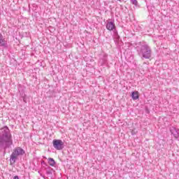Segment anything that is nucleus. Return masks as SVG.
Returning a JSON list of instances; mask_svg holds the SVG:
<instances>
[{"label":"nucleus","mask_w":179,"mask_h":179,"mask_svg":"<svg viewBox=\"0 0 179 179\" xmlns=\"http://www.w3.org/2000/svg\"><path fill=\"white\" fill-rule=\"evenodd\" d=\"M48 164H50V166H52V167H54V166H55V160H54V159L52 158H49Z\"/></svg>","instance_id":"1a4fd4ad"},{"label":"nucleus","mask_w":179,"mask_h":179,"mask_svg":"<svg viewBox=\"0 0 179 179\" xmlns=\"http://www.w3.org/2000/svg\"><path fill=\"white\" fill-rule=\"evenodd\" d=\"M170 131L172 135H173L174 138H179V129L172 127L170 129Z\"/></svg>","instance_id":"39448f33"},{"label":"nucleus","mask_w":179,"mask_h":179,"mask_svg":"<svg viewBox=\"0 0 179 179\" xmlns=\"http://www.w3.org/2000/svg\"><path fill=\"white\" fill-rule=\"evenodd\" d=\"M24 101H26V99H24Z\"/></svg>","instance_id":"4468645a"},{"label":"nucleus","mask_w":179,"mask_h":179,"mask_svg":"<svg viewBox=\"0 0 179 179\" xmlns=\"http://www.w3.org/2000/svg\"><path fill=\"white\" fill-rule=\"evenodd\" d=\"M131 97L133 100H138L139 99V94L138 92H131Z\"/></svg>","instance_id":"0eeeda50"},{"label":"nucleus","mask_w":179,"mask_h":179,"mask_svg":"<svg viewBox=\"0 0 179 179\" xmlns=\"http://www.w3.org/2000/svg\"><path fill=\"white\" fill-rule=\"evenodd\" d=\"M12 145H13V140H12V134L9 128L4 127L0 129V150L6 153V149H10Z\"/></svg>","instance_id":"f257e3e1"},{"label":"nucleus","mask_w":179,"mask_h":179,"mask_svg":"<svg viewBox=\"0 0 179 179\" xmlns=\"http://www.w3.org/2000/svg\"><path fill=\"white\" fill-rule=\"evenodd\" d=\"M52 173H54V169L49 168L47 171H46V174L47 176H48V177H51L52 176Z\"/></svg>","instance_id":"6e6552de"},{"label":"nucleus","mask_w":179,"mask_h":179,"mask_svg":"<svg viewBox=\"0 0 179 179\" xmlns=\"http://www.w3.org/2000/svg\"><path fill=\"white\" fill-rule=\"evenodd\" d=\"M106 29L111 31L112 30H114L115 29V24L113 22H109L106 24Z\"/></svg>","instance_id":"423d86ee"},{"label":"nucleus","mask_w":179,"mask_h":179,"mask_svg":"<svg viewBox=\"0 0 179 179\" xmlns=\"http://www.w3.org/2000/svg\"><path fill=\"white\" fill-rule=\"evenodd\" d=\"M6 45V42L5 39L0 38V47H5Z\"/></svg>","instance_id":"9d476101"},{"label":"nucleus","mask_w":179,"mask_h":179,"mask_svg":"<svg viewBox=\"0 0 179 179\" xmlns=\"http://www.w3.org/2000/svg\"><path fill=\"white\" fill-rule=\"evenodd\" d=\"M13 179H19V176H14Z\"/></svg>","instance_id":"f8f14e48"},{"label":"nucleus","mask_w":179,"mask_h":179,"mask_svg":"<svg viewBox=\"0 0 179 179\" xmlns=\"http://www.w3.org/2000/svg\"><path fill=\"white\" fill-rule=\"evenodd\" d=\"M42 177H43V178H44V176H42Z\"/></svg>","instance_id":"2eb2a0df"},{"label":"nucleus","mask_w":179,"mask_h":179,"mask_svg":"<svg viewBox=\"0 0 179 179\" xmlns=\"http://www.w3.org/2000/svg\"><path fill=\"white\" fill-rule=\"evenodd\" d=\"M131 3L135 6H138V1L137 0H131Z\"/></svg>","instance_id":"9b49d317"},{"label":"nucleus","mask_w":179,"mask_h":179,"mask_svg":"<svg viewBox=\"0 0 179 179\" xmlns=\"http://www.w3.org/2000/svg\"><path fill=\"white\" fill-rule=\"evenodd\" d=\"M117 1H121V0H117Z\"/></svg>","instance_id":"dca6fc26"},{"label":"nucleus","mask_w":179,"mask_h":179,"mask_svg":"<svg viewBox=\"0 0 179 179\" xmlns=\"http://www.w3.org/2000/svg\"><path fill=\"white\" fill-rule=\"evenodd\" d=\"M0 38H2V34L0 33Z\"/></svg>","instance_id":"ddd939ff"},{"label":"nucleus","mask_w":179,"mask_h":179,"mask_svg":"<svg viewBox=\"0 0 179 179\" xmlns=\"http://www.w3.org/2000/svg\"><path fill=\"white\" fill-rule=\"evenodd\" d=\"M53 148L56 150H62L64 149V142L62 140L55 139L52 141Z\"/></svg>","instance_id":"20e7f679"},{"label":"nucleus","mask_w":179,"mask_h":179,"mask_svg":"<svg viewBox=\"0 0 179 179\" xmlns=\"http://www.w3.org/2000/svg\"><path fill=\"white\" fill-rule=\"evenodd\" d=\"M25 153L26 152L24 151V150H23L20 147H17L14 148L12 154L10 156V163L15 164V163H16V160H17V157H19L20 156H23V155H24Z\"/></svg>","instance_id":"7ed1b4c3"},{"label":"nucleus","mask_w":179,"mask_h":179,"mask_svg":"<svg viewBox=\"0 0 179 179\" xmlns=\"http://www.w3.org/2000/svg\"><path fill=\"white\" fill-rule=\"evenodd\" d=\"M139 57H141L142 59H150L152 57V49L150 46L145 44L141 45L137 50Z\"/></svg>","instance_id":"f03ea898"}]
</instances>
